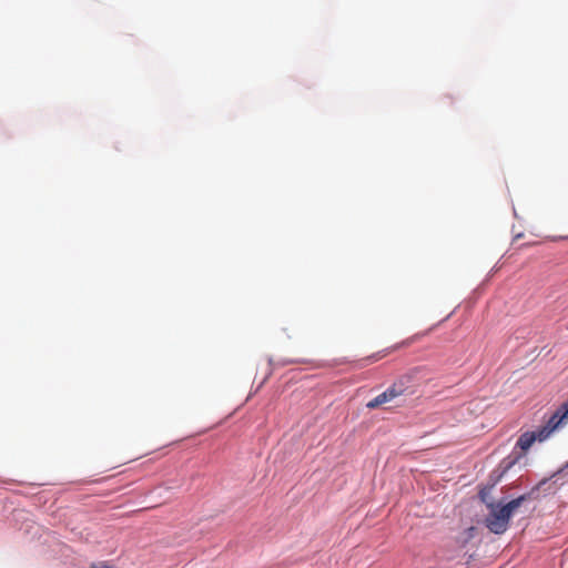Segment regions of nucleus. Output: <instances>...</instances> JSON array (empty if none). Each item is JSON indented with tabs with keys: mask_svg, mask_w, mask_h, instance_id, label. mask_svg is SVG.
<instances>
[{
	"mask_svg": "<svg viewBox=\"0 0 568 568\" xmlns=\"http://www.w3.org/2000/svg\"><path fill=\"white\" fill-rule=\"evenodd\" d=\"M527 499L528 495H521L504 505L500 503L489 504L490 511L485 519L486 527L496 535L504 534L509 527L510 518Z\"/></svg>",
	"mask_w": 568,
	"mask_h": 568,
	"instance_id": "f257e3e1",
	"label": "nucleus"
},
{
	"mask_svg": "<svg viewBox=\"0 0 568 568\" xmlns=\"http://www.w3.org/2000/svg\"><path fill=\"white\" fill-rule=\"evenodd\" d=\"M413 394L412 387L408 385L407 378H400L392 384L385 392L371 399L366 407L368 409H375L382 405L394 400L400 396H409Z\"/></svg>",
	"mask_w": 568,
	"mask_h": 568,
	"instance_id": "f03ea898",
	"label": "nucleus"
},
{
	"mask_svg": "<svg viewBox=\"0 0 568 568\" xmlns=\"http://www.w3.org/2000/svg\"><path fill=\"white\" fill-rule=\"evenodd\" d=\"M568 419V400L565 402L557 412L550 417L548 425L538 432H535L537 435V440L542 442L546 439L551 432L559 427V425Z\"/></svg>",
	"mask_w": 568,
	"mask_h": 568,
	"instance_id": "7ed1b4c3",
	"label": "nucleus"
},
{
	"mask_svg": "<svg viewBox=\"0 0 568 568\" xmlns=\"http://www.w3.org/2000/svg\"><path fill=\"white\" fill-rule=\"evenodd\" d=\"M536 440L537 435L535 432H526L518 438L517 446L523 450H527Z\"/></svg>",
	"mask_w": 568,
	"mask_h": 568,
	"instance_id": "20e7f679",
	"label": "nucleus"
},
{
	"mask_svg": "<svg viewBox=\"0 0 568 568\" xmlns=\"http://www.w3.org/2000/svg\"><path fill=\"white\" fill-rule=\"evenodd\" d=\"M383 356H385V354L381 355L379 353H377V354L369 356L367 359L375 362V361L381 359Z\"/></svg>",
	"mask_w": 568,
	"mask_h": 568,
	"instance_id": "39448f33",
	"label": "nucleus"
},
{
	"mask_svg": "<svg viewBox=\"0 0 568 568\" xmlns=\"http://www.w3.org/2000/svg\"><path fill=\"white\" fill-rule=\"evenodd\" d=\"M91 568H111V567L105 564H99V565H92Z\"/></svg>",
	"mask_w": 568,
	"mask_h": 568,
	"instance_id": "423d86ee",
	"label": "nucleus"
}]
</instances>
